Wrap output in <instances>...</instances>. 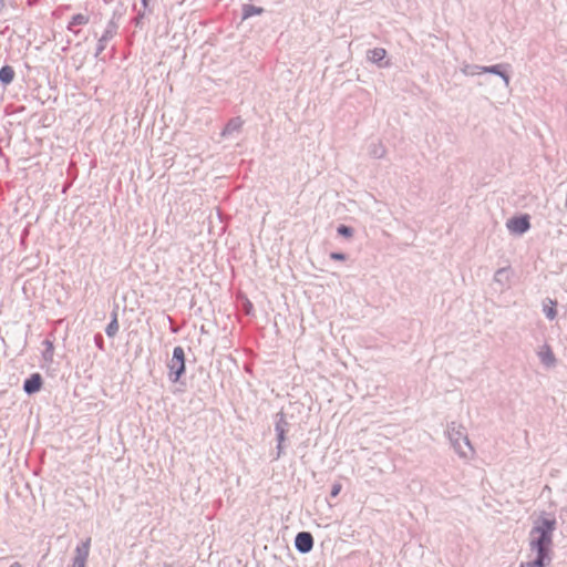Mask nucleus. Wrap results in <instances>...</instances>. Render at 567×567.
<instances>
[{
	"label": "nucleus",
	"instance_id": "27",
	"mask_svg": "<svg viewBox=\"0 0 567 567\" xmlns=\"http://www.w3.org/2000/svg\"><path fill=\"white\" fill-rule=\"evenodd\" d=\"M340 491H341V485L340 484H334L332 486V489H331L330 494H331L332 497H336L340 493Z\"/></svg>",
	"mask_w": 567,
	"mask_h": 567
},
{
	"label": "nucleus",
	"instance_id": "20",
	"mask_svg": "<svg viewBox=\"0 0 567 567\" xmlns=\"http://www.w3.org/2000/svg\"><path fill=\"white\" fill-rule=\"evenodd\" d=\"M547 301L549 306L544 303L543 311L547 319L554 320L557 317V301L551 299H547Z\"/></svg>",
	"mask_w": 567,
	"mask_h": 567
},
{
	"label": "nucleus",
	"instance_id": "10",
	"mask_svg": "<svg viewBox=\"0 0 567 567\" xmlns=\"http://www.w3.org/2000/svg\"><path fill=\"white\" fill-rule=\"evenodd\" d=\"M43 378L39 372L30 374L24 381L22 389L27 395H33L42 389Z\"/></svg>",
	"mask_w": 567,
	"mask_h": 567
},
{
	"label": "nucleus",
	"instance_id": "31",
	"mask_svg": "<svg viewBox=\"0 0 567 567\" xmlns=\"http://www.w3.org/2000/svg\"><path fill=\"white\" fill-rule=\"evenodd\" d=\"M162 567H173L171 564L164 563Z\"/></svg>",
	"mask_w": 567,
	"mask_h": 567
},
{
	"label": "nucleus",
	"instance_id": "6",
	"mask_svg": "<svg viewBox=\"0 0 567 567\" xmlns=\"http://www.w3.org/2000/svg\"><path fill=\"white\" fill-rule=\"evenodd\" d=\"M91 548V537L82 540L74 550L72 564L68 567H85Z\"/></svg>",
	"mask_w": 567,
	"mask_h": 567
},
{
	"label": "nucleus",
	"instance_id": "14",
	"mask_svg": "<svg viewBox=\"0 0 567 567\" xmlns=\"http://www.w3.org/2000/svg\"><path fill=\"white\" fill-rule=\"evenodd\" d=\"M117 309H118V307L115 306V308L111 312V320L105 328V333L109 338L115 337L116 333L118 332L120 327H118V320H117Z\"/></svg>",
	"mask_w": 567,
	"mask_h": 567
},
{
	"label": "nucleus",
	"instance_id": "8",
	"mask_svg": "<svg viewBox=\"0 0 567 567\" xmlns=\"http://www.w3.org/2000/svg\"><path fill=\"white\" fill-rule=\"evenodd\" d=\"M117 23L112 19L109 21L103 34L97 41L95 58H97L106 48V43L114 38L117 32Z\"/></svg>",
	"mask_w": 567,
	"mask_h": 567
},
{
	"label": "nucleus",
	"instance_id": "17",
	"mask_svg": "<svg viewBox=\"0 0 567 567\" xmlns=\"http://www.w3.org/2000/svg\"><path fill=\"white\" fill-rule=\"evenodd\" d=\"M511 275H512L511 267H503V268H499L496 270V272L494 275V280H495V282H497L502 286H505L509 282Z\"/></svg>",
	"mask_w": 567,
	"mask_h": 567
},
{
	"label": "nucleus",
	"instance_id": "3",
	"mask_svg": "<svg viewBox=\"0 0 567 567\" xmlns=\"http://www.w3.org/2000/svg\"><path fill=\"white\" fill-rule=\"evenodd\" d=\"M291 423L287 420V415L280 411L274 415V431L276 435V455L274 460H279L285 451L286 434L290 431Z\"/></svg>",
	"mask_w": 567,
	"mask_h": 567
},
{
	"label": "nucleus",
	"instance_id": "23",
	"mask_svg": "<svg viewBox=\"0 0 567 567\" xmlns=\"http://www.w3.org/2000/svg\"><path fill=\"white\" fill-rule=\"evenodd\" d=\"M337 233L339 236H342L344 238H351L353 236V228L348 226V225H344V224H340L338 227H337Z\"/></svg>",
	"mask_w": 567,
	"mask_h": 567
},
{
	"label": "nucleus",
	"instance_id": "28",
	"mask_svg": "<svg viewBox=\"0 0 567 567\" xmlns=\"http://www.w3.org/2000/svg\"><path fill=\"white\" fill-rule=\"evenodd\" d=\"M95 343L100 349L103 348V337L101 334L95 336Z\"/></svg>",
	"mask_w": 567,
	"mask_h": 567
},
{
	"label": "nucleus",
	"instance_id": "32",
	"mask_svg": "<svg viewBox=\"0 0 567 567\" xmlns=\"http://www.w3.org/2000/svg\"><path fill=\"white\" fill-rule=\"evenodd\" d=\"M520 567H527V566H526V564H522V566H520Z\"/></svg>",
	"mask_w": 567,
	"mask_h": 567
},
{
	"label": "nucleus",
	"instance_id": "24",
	"mask_svg": "<svg viewBox=\"0 0 567 567\" xmlns=\"http://www.w3.org/2000/svg\"><path fill=\"white\" fill-rule=\"evenodd\" d=\"M481 68L480 65H475V64H467L465 65L463 69H462V72L465 74V75H475V74H481L482 72L481 71Z\"/></svg>",
	"mask_w": 567,
	"mask_h": 567
},
{
	"label": "nucleus",
	"instance_id": "29",
	"mask_svg": "<svg viewBox=\"0 0 567 567\" xmlns=\"http://www.w3.org/2000/svg\"><path fill=\"white\" fill-rule=\"evenodd\" d=\"M150 1L151 0H141V3H142V7H143L144 11L148 10L151 12Z\"/></svg>",
	"mask_w": 567,
	"mask_h": 567
},
{
	"label": "nucleus",
	"instance_id": "11",
	"mask_svg": "<svg viewBox=\"0 0 567 567\" xmlns=\"http://www.w3.org/2000/svg\"><path fill=\"white\" fill-rule=\"evenodd\" d=\"M511 68L509 64H494V65H489V66H483L481 68V71L482 73H491V74H495V75H498L503 79L504 83H505V86L508 87L509 86V81H511V76L508 74V69Z\"/></svg>",
	"mask_w": 567,
	"mask_h": 567
},
{
	"label": "nucleus",
	"instance_id": "22",
	"mask_svg": "<svg viewBox=\"0 0 567 567\" xmlns=\"http://www.w3.org/2000/svg\"><path fill=\"white\" fill-rule=\"evenodd\" d=\"M45 349L42 352V358L45 362H51L53 360L54 346L53 342L49 339L43 341Z\"/></svg>",
	"mask_w": 567,
	"mask_h": 567
},
{
	"label": "nucleus",
	"instance_id": "12",
	"mask_svg": "<svg viewBox=\"0 0 567 567\" xmlns=\"http://www.w3.org/2000/svg\"><path fill=\"white\" fill-rule=\"evenodd\" d=\"M386 51L383 48H374L367 52V58L379 68H385L390 65V62L385 60Z\"/></svg>",
	"mask_w": 567,
	"mask_h": 567
},
{
	"label": "nucleus",
	"instance_id": "7",
	"mask_svg": "<svg viewBox=\"0 0 567 567\" xmlns=\"http://www.w3.org/2000/svg\"><path fill=\"white\" fill-rule=\"evenodd\" d=\"M506 226L511 233L523 235L530 228V218L527 214L514 216L507 220Z\"/></svg>",
	"mask_w": 567,
	"mask_h": 567
},
{
	"label": "nucleus",
	"instance_id": "19",
	"mask_svg": "<svg viewBox=\"0 0 567 567\" xmlns=\"http://www.w3.org/2000/svg\"><path fill=\"white\" fill-rule=\"evenodd\" d=\"M540 361L546 367L555 364L556 359L549 346L545 344L543 350L539 352Z\"/></svg>",
	"mask_w": 567,
	"mask_h": 567
},
{
	"label": "nucleus",
	"instance_id": "21",
	"mask_svg": "<svg viewBox=\"0 0 567 567\" xmlns=\"http://www.w3.org/2000/svg\"><path fill=\"white\" fill-rule=\"evenodd\" d=\"M369 154L374 158H383L386 150L381 143H373L369 146Z\"/></svg>",
	"mask_w": 567,
	"mask_h": 567
},
{
	"label": "nucleus",
	"instance_id": "26",
	"mask_svg": "<svg viewBox=\"0 0 567 567\" xmlns=\"http://www.w3.org/2000/svg\"><path fill=\"white\" fill-rule=\"evenodd\" d=\"M144 17H145V12L144 11L143 12H138V14L134 19V24L136 27H138L141 24L142 20L144 19Z\"/></svg>",
	"mask_w": 567,
	"mask_h": 567
},
{
	"label": "nucleus",
	"instance_id": "30",
	"mask_svg": "<svg viewBox=\"0 0 567 567\" xmlns=\"http://www.w3.org/2000/svg\"><path fill=\"white\" fill-rule=\"evenodd\" d=\"M10 567H22L20 563L14 561L10 565Z\"/></svg>",
	"mask_w": 567,
	"mask_h": 567
},
{
	"label": "nucleus",
	"instance_id": "15",
	"mask_svg": "<svg viewBox=\"0 0 567 567\" xmlns=\"http://www.w3.org/2000/svg\"><path fill=\"white\" fill-rule=\"evenodd\" d=\"M265 10H264L262 7H257V6L249 4V3L243 4V7H241V19L246 20V19H249V18H251L254 16H259Z\"/></svg>",
	"mask_w": 567,
	"mask_h": 567
},
{
	"label": "nucleus",
	"instance_id": "16",
	"mask_svg": "<svg viewBox=\"0 0 567 567\" xmlns=\"http://www.w3.org/2000/svg\"><path fill=\"white\" fill-rule=\"evenodd\" d=\"M241 125H243V121L240 120V117H234L223 128L221 135L229 136V135L234 134L235 132H239Z\"/></svg>",
	"mask_w": 567,
	"mask_h": 567
},
{
	"label": "nucleus",
	"instance_id": "25",
	"mask_svg": "<svg viewBox=\"0 0 567 567\" xmlns=\"http://www.w3.org/2000/svg\"><path fill=\"white\" fill-rule=\"evenodd\" d=\"M330 258L332 260L343 261V260L347 259V255L343 254V252L333 251V252L330 254Z\"/></svg>",
	"mask_w": 567,
	"mask_h": 567
},
{
	"label": "nucleus",
	"instance_id": "1",
	"mask_svg": "<svg viewBox=\"0 0 567 567\" xmlns=\"http://www.w3.org/2000/svg\"><path fill=\"white\" fill-rule=\"evenodd\" d=\"M553 537L533 535L529 536V548L536 553V558L526 563L527 567H546L551 561L550 547Z\"/></svg>",
	"mask_w": 567,
	"mask_h": 567
},
{
	"label": "nucleus",
	"instance_id": "13",
	"mask_svg": "<svg viewBox=\"0 0 567 567\" xmlns=\"http://www.w3.org/2000/svg\"><path fill=\"white\" fill-rule=\"evenodd\" d=\"M14 76H16V72L11 65L4 64L0 68V84L3 87H7L8 85H10L13 82Z\"/></svg>",
	"mask_w": 567,
	"mask_h": 567
},
{
	"label": "nucleus",
	"instance_id": "4",
	"mask_svg": "<svg viewBox=\"0 0 567 567\" xmlns=\"http://www.w3.org/2000/svg\"><path fill=\"white\" fill-rule=\"evenodd\" d=\"M168 380L172 383H179L186 372V357L183 347L177 346L173 349L172 358L167 363Z\"/></svg>",
	"mask_w": 567,
	"mask_h": 567
},
{
	"label": "nucleus",
	"instance_id": "2",
	"mask_svg": "<svg viewBox=\"0 0 567 567\" xmlns=\"http://www.w3.org/2000/svg\"><path fill=\"white\" fill-rule=\"evenodd\" d=\"M446 433L454 451L461 457L467 458L468 454L473 453V447L464 426L456 425L455 422H451L447 424Z\"/></svg>",
	"mask_w": 567,
	"mask_h": 567
},
{
	"label": "nucleus",
	"instance_id": "5",
	"mask_svg": "<svg viewBox=\"0 0 567 567\" xmlns=\"http://www.w3.org/2000/svg\"><path fill=\"white\" fill-rule=\"evenodd\" d=\"M557 522L554 517H547L545 515H540L529 532V536L533 535H542L553 537L554 532L556 529Z\"/></svg>",
	"mask_w": 567,
	"mask_h": 567
},
{
	"label": "nucleus",
	"instance_id": "9",
	"mask_svg": "<svg viewBox=\"0 0 567 567\" xmlns=\"http://www.w3.org/2000/svg\"><path fill=\"white\" fill-rule=\"evenodd\" d=\"M313 544V536L310 532H299L295 537V548L300 554H308Z\"/></svg>",
	"mask_w": 567,
	"mask_h": 567
},
{
	"label": "nucleus",
	"instance_id": "18",
	"mask_svg": "<svg viewBox=\"0 0 567 567\" xmlns=\"http://www.w3.org/2000/svg\"><path fill=\"white\" fill-rule=\"evenodd\" d=\"M89 21H90L89 16L83 14V13H76V14H73V16H72V18H71V20L69 21V23H68V27H66V28H68V30H69V31H72V32L76 33V32L74 31V27H76V25H84V24H87V23H89Z\"/></svg>",
	"mask_w": 567,
	"mask_h": 567
}]
</instances>
